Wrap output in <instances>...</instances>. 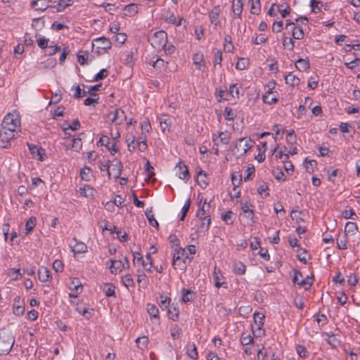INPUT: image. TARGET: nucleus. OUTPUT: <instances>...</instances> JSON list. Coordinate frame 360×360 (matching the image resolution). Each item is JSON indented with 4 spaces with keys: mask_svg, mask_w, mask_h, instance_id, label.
I'll list each match as a JSON object with an SVG mask.
<instances>
[{
    "mask_svg": "<svg viewBox=\"0 0 360 360\" xmlns=\"http://www.w3.org/2000/svg\"><path fill=\"white\" fill-rule=\"evenodd\" d=\"M316 165V162L314 160L305 159L304 162V167L308 173L314 172V168Z\"/></svg>",
    "mask_w": 360,
    "mask_h": 360,
    "instance_id": "nucleus-52",
    "label": "nucleus"
},
{
    "mask_svg": "<svg viewBox=\"0 0 360 360\" xmlns=\"http://www.w3.org/2000/svg\"><path fill=\"white\" fill-rule=\"evenodd\" d=\"M160 303H159L160 307L162 310L168 309L169 305H170L171 299L169 297H168L167 296L164 295H161L160 296Z\"/></svg>",
    "mask_w": 360,
    "mask_h": 360,
    "instance_id": "nucleus-48",
    "label": "nucleus"
},
{
    "mask_svg": "<svg viewBox=\"0 0 360 360\" xmlns=\"http://www.w3.org/2000/svg\"><path fill=\"white\" fill-rule=\"evenodd\" d=\"M328 337L326 339L327 342L333 347H338L340 345V340L338 339L337 336L334 334L326 333Z\"/></svg>",
    "mask_w": 360,
    "mask_h": 360,
    "instance_id": "nucleus-41",
    "label": "nucleus"
},
{
    "mask_svg": "<svg viewBox=\"0 0 360 360\" xmlns=\"http://www.w3.org/2000/svg\"><path fill=\"white\" fill-rule=\"evenodd\" d=\"M82 147V138L77 137L74 138L71 140V144L69 146V148L74 151H79Z\"/></svg>",
    "mask_w": 360,
    "mask_h": 360,
    "instance_id": "nucleus-38",
    "label": "nucleus"
},
{
    "mask_svg": "<svg viewBox=\"0 0 360 360\" xmlns=\"http://www.w3.org/2000/svg\"><path fill=\"white\" fill-rule=\"evenodd\" d=\"M160 126L162 132L166 133L170 131L171 120L167 115H162L159 117Z\"/></svg>",
    "mask_w": 360,
    "mask_h": 360,
    "instance_id": "nucleus-20",
    "label": "nucleus"
},
{
    "mask_svg": "<svg viewBox=\"0 0 360 360\" xmlns=\"http://www.w3.org/2000/svg\"><path fill=\"white\" fill-rule=\"evenodd\" d=\"M265 318V316L263 314L255 312L254 314V320L255 323L260 328L262 326L264 325V319Z\"/></svg>",
    "mask_w": 360,
    "mask_h": 360,
    "instance_id": "nucleus-63",
    "label": "nucleus"
},
{
    "mask_svg": "<svg viewBox=\"0 0 360 360\" xmlns=\"http://www.w3.org/2000/svg\"><path fill=\"white\" fill-rule=\"evenodd\" d=\"M233 271L237 275H243L246 271V266L242 262H235L233 264Z\"/></svg>",
    "mask_w": 360,
    "mask_h": 360,
    "instance_id": "nucleus-33",
    "label": "nucleus"
},
{
    "mask_svg": "<svg viewBox=\"0 0 360 360\" xmlns=\"http://www.w3.org/2000/svg\"><path fill=\"white\" fill-rule=\"evenodd\" d=\"M322 3L318 0H310V6L313 13H319L322 7Z\"/></svg>",
    "mask_w": 360,
    "mask_h": 360,
    "instance_id": "nucleus-58",
    "label": "nucleus"
},
{
    "mask_svg": "<svg viewBox=\"0 0 360 360\" xmlns=\"http://www.w3.org/2000/svg\"><path fill=\"white\" fill-rule=\"evenodd\" d=\"M296 352L300 357L302 359H306L309 356V352H307V349L300 345H297L295 347Z\"/></svg>",
    "mask_w": 360,
    "mask_h": 360,
    "instance_id": "nucleus-57",
    "label": "nucleus"
},
{
    "mask_svg": "<svg viewBox=\"0 0 360 360\" xmlns=\"http://www.w3.org/2000/svg\"><path fill=\"white\" fill-rule=\"evenodd\" d=\"M240 94L239 89L236 84L230 85L229 91L226 92V95H231L233 98H238Z\"/></svg>",
    "mask_w": 360,
    "mask_h": 360,
    "instance_id": "nucleus-56",
    "label": "nucleus"
},
{
    "mask_svg": "<svg viewBox=\"0 0 360 360\" xmlns=\"http://www.w3.org/2000/svg\"><path fill=\"white\" fill-rule=\"evenodd\" d=\"M312 279L307 276L306 278H302L300 279V283H298V285L300 287H303L305 290H308L311 288L312 285Z\"/></svg>",
    "mask_w": 360,
    "mask_h": 360,
    "instance_id": "nucleus-51",
    "label": "nucleus"
},
{
    "mask_svg": "<svg viewBox=\"0 0 360 360\" xmlns=\"http://www.w3.org/2000/svg\"><path fill=\"white\" fill-rule=\"evenodd\" d=\"M285 83L292 86H297L300 84V79L297 76L289 73L285 77Z\"/></svg>",
    "mask_w": 360,
    "mask_h": 360,
    "instance_id": "nucleus-36",
    "label": "nucleus"
},
{
    "mask_svg": "<svg viewBox=\"0 0 360 360\" xmlns=\"http://www.w3.org/2000/svg\"><path fill=\"white\" fill-rule=\"evenodd\" d=\"M210 208V202L204 201L203 205L199 209L196 213L197 217H205L210 215L209 211Z\"/></svg>",
    "mask_w": 360,
    "mask_h": 360,
    "instance_id": "nucleus-30",
    "label": "nucleus"
},
{
    "mask_svg": "<svg viewBox=\"0 0 360 360\" xmlns=\"http://www.w3.org/2000/svg\"><path fill=\"white\" fill-rule=\"evenodd\" d=\"M236 114L233 110L229 108L226 107L224 109V117L226 120L233 121L236 118Z\"/></svg>",
    "mask_w": 360,
    "mask_h": 360,
    "instance_id": "nucleus-60",
    "label": "nucleus"
},
{
    "mask_svg": "<svg viewBox=\"0 0 360 360\" xmlns=\"http://www.w3.org/2000/svg\"><path fill=\"white\" fill-rule=\"evenodd\" d=\"M201 220V224L200 228L202 230L207 231L210 229L211 224L210 215H207L205 217H198Z\"/></svg>",
    "mask_w": 360,
    "mask_h": 360,
    "instance_id": "nucleus-54",
    "label": "nucleus"
},
{
    "mask_svg": "<svg viewBox=\"0 0 360 360\" xmlns=\"http://www.w3.org/2000/svg\"><path fill=\"white\" fill-rule=\"evenodd\" d=\"M148 41L154 49L160 50L167 43V34L163 30L157 31L148 37Z\"/></svg>",
    "mask_w": 360,
    "mask_h": 360,
    "instance_id": "nucleus-3",
    "label": "nucleus"
},
{
    "mask_svg": "<svg viewBox=\"0 0 360 360\" xmlns=\"http://www.w3.org/2000/svg\"><path fill=\"white\" fill-rule=\"evenodd\" d=\"M141 264L146 271L151 272V268L153 267V260L150 253H147L146 255V260L143 259Z\"/></svg>",
    "mask_w": 360,
    "mask_h": 360,
    "instance_id": "nucleus-39",
    "label": "nucleus"
},
{
    "mask_svg": "<svg viewBox=\"0 0 360 360\" xmlns=\"http://www.w3.org/2000/svg\"><path fill=\"white\" fill-rule=\"evenodd\" d=\"M186 354L193 360H196L198 358L197 347L194 343L187 345Z\"/></svg>",
    "mask_w": 360,
    "mask_h": 360,
    "instance_id": "nucleus-34",
    "label": "nucleus"
},
{
    "mask_svg": "<svg viewBox=\"0 0 360 360\" xmlns=\"http://www.w3.org/2000/svg\"><path fill=\"white\" fill-rule=\"evenodd\" d=\"M37 219L34 217H30L25 224V234L28 235L35 227Z\"/></svg>",
    "mask_w": 360,
    "mask_h": 360,
    "instance_id": "nucleus-42",
    "label": "nucleus"
},
{
    "mask_svg": "<svg viewBox=\"0 0 360 360\" xmlns=\"http://www.w3.org/2000/svg\"><path fill=\"white\" fill-rule=\"evenodd\" d=\"M177 169V175L179 179L184 180L185 181H188L190 179V173L188 167L184 164V162L180 161L176 166Z\"/></svg>",
    "mask_w": 360,
    "mask_h": 360,
    "instance_id": "nucleus-12",
    "label": "nucleus"
},
{
    "mask_svg": "<svg viewBox=\"0 0 360 360\" xmlns=\"http://www.w3.org/2000/svg\"><path fill=\"white\" fill-rule=\"evenodd\" d=\"M126 141L127 142V147L129 151H134L139 148V141L136 139L133 134H128Z\"/></svg>",
    "mask_w": 360,
    "mask_h": 360,
    "instance_id": "nucleus-25",
    "label": "nucleus"
},
{
    "mask_svg": "<svg viewBox=\"0 0 360 360\" xmlns=\"http://www.w3.org/2000/svg\"><path fill=\"white\" fill-rule=\"evenodd\" d=\"M252 4H251V9L250 12L251 13L254 15H259L261 12V4L259 0H251Z\"/></svg>",
    "mask_w": 360,
    "mask_h": 360,
    "instance_id": "nucleus-53",
    "label": "nucleus"
},
{
    "mask_svg": "<svg viewBox=\"0 0 360 360\" xmlns=\"http://www.w3.org/2000/svg\"><path fill=\"white\" fill-rule=\"evenodd\" d=\"M50 0H34L31 2V7L35 11H44L49 6Z\"/></svg>",
    "mask_w": 360,
    "mask_h": 360,
    "instance_id": "nucleus-18",
    "label": "nucleus"
},
{
    "mask_svg": "<svg viewBox=\"0 0 360 360\" xmlns=\"http://www.w3.org/2000/svg\"><path fill=\"white\" fill-rule=\"evenodd\" d=\"M197 182L201 188H205L209 184V179L206 172L200 169L198 172Z\"/></svg>",
    "mask_w": 360,
    "mask_h": 360,
    "instance_id": "nucleus-24",
    "label": "nucleus"
},
{
    "mask_svg": "<svg viewBox=\"0 0 360 360\" xmlns=\"http://www.w3.org/2000/svg\"><path fill=\"white\" fill-rule=\"evenodd\" d=\"M275 85L276 83L274 82L269 83L268 91L262 96V101L264 103L269 105L277 103V93L272 91L275 88Z\"/></svg>",
    "mask_w": 360,
    "mask_h": 360,
    "instance_id": "nucleus-8",
    "label": "nucleus"
},
{
    "mask_svg": "<svg viewBox=\"0 0 360 360\" xmlns=\"http://www.w3.org/2000/svg\"><path fill=\"white\" fill-rule=\"evenodd\" d=\"M38 278L42 283L51 281L52 278L50 270L45 266H40L38 269Z\"/></svg>",
    "mask_w": 360,
    "mask_h": 360,
    "instance_id": "nucleus-17",
    "label": "nucleus"
},
{
    "mask_svg": "<svg viewBox=\"0 0 360 360\" xmlns=\"http://www.w3.org/2000/svg\"><path fill=\"white\" fill-rule=\"evenodd\" d=\"M77 193L81 197H85L87 198H93L96 193V190L88 184H84L83 186L79 187L77 189Z\"/></svg>",
    "mask_w": 360,
    "mask_h": 360,
    "instance_id": "nucleus-14",
    "label": "nucleus"
},
{
    "mask_svg": "<svg viewBox=\"0 0 360 360\" xmlns=\"http://www.w3.org/2000/svg\"><path fill=\"white\" fill-rule=\"evenodd\" d=\"M88 53L86 51H80L77 54V60L81 65L87 64Z\"/></svg>",
    "mask_w": 360,
    "mask_h": 360,
    "instance_id": "nucleus-62",
    "label": "nucleus"
},
{
    "mask_svg": "<svg viewBox=\"0 0 360 360\" xmlns=\"http://www.w3.org/2000/svg\"><path fill=\"white\" fill-rule=\"evenodd\" d=\"M15 343V338L11 332H0V355L8 354Z\"/></svg>",
    "mask_w": 360,
    "mask_h": 360,
    "instance_id": "nucleus-1",
    "label": "nucleus"
},
{
    "mask_svg": "<svg viewBox=\"0 0 360 360\" xmlns=\"http://www.w3.org/2000/svg\"><path fill=\"white\" fill-rule=\"evenodd\" d=\"M233 212L231 210H229L225 213L221 214V219L226 224L231 225L233 224Z\"/></svg>",
    "mask_w": 360,
    "mask_h": 360,
    "instance_id": "nucleus-37",
    "label": "nucleus"
},
{
    "mask_svg": "<svg viewBox=\"0 0 360 360\" xmlns=\"http://www.w3.org/2000/svg\"><path fill=\"white\" fill-rule=\"evenodd\" d=\"M292 30V37L295 39H302L304 37V31L302 27H297L296 25H293Z\"/></svg>",
    "mask_w": 360,
    "mask_h": 360,
    "instance_id": "nucleus-50",
    "label": "nucleus"
},
{
    "mask_svg": "<svg viewBox=\"0 0 360 360\" xmlns=\"http://www.w3.org/2000/svg\"><path fill=\"white\" fill-rule=\"evenodd\" d=\"M29 149L30 151V153L32 154V157L38 160L43 161L44 158L43 155H44V150L41 148L38 147L35 145H29Z\"/></svg>",
    "mask_w": 360,
    "mask_h": 360,
    "instance_id": "nucleus-19",
    "label": "nucleus"
},
{
    "mask_svg": "<svg viewBox=\"0 0 360 360\" xmlns=\"http://www.w3.org/2000/svg\"><path fill=\"white\" fill-rule=\"evenodd\" d=\"M80 176L82 179L89 181L91 177V169L90 168L85 167L80 170Z\"/></svg>",
    "mask_w": 360,
    "mask_h": 360,
    "instance_id": "nucleus-59",
    "label": "nucleus"
},
{
    "mask_svg": "<svg viewBox=\"0 0 360 360\" xmlns=\"http://www.w3.org/2000/svg\"><path fill=\"white\" fill-rule=\"evenodd\" d=\"M181 295V301L184 303L192 302L195 299V293L191 289L182 288Z\"/></svg>",
    "mask_w": 360,
    "mask_h": 360,
    "instance_id": "nucleus-26",
    "label": "nucleus"
},
{
    "mask_svg": "<svg viewBox=\"0 0 360 360\" xmlns=\"http://www.w3.org/2000/svg\"><path fill=\"white\" fill-rule=\"evenodd\" d=\"M124 11L127 16H134L139 11V6L136 4H130L124 6Z\"/></svg>",
    "mask_w": 360,
    "mask_h": 360,
    "instance_id": "nucleus-28",
    "label": "nucleus"
},
{
    "mask_svg": "<svg viewBox=\"0 0 360 360\" xmlns=\"http://www.w3.org/2000/svg\"><path fill=\"white\" fill-rule=\"evenodd\" d=\"M122 163L119 160H115V163L110 165L108 176H112L115 179L119 178L122 173Z\"/></svg>",
    "mask_w": 360,
    "mask_h": 360,
    "instance_id": "nucleus-15",
    "label": "nucleus"
},
{
    "mask_svg": "<svg viewBox=\"0 0 360 360\" xmlns=\"http://www.w3.org/2000/svg\"><path fill=\"white\" fill-rule=\"evenodd\" d=\"M221 10L219 6H214L209 13V18L211 23L217 28L221 26V21L219 20V15Z\"/></svg>",
    "mask_w": 360,
    "mask_h": 360,
    "instance_id": "nucleus-13",
    "label": "nucleus"
},
{
    "mask_svg": "<svg viewBox=\"0 0 360 360\" xmlns=\"http://www.w3.org/2000/svg\"><path fill=\"white\" fill-rule=\"evenodd\" d=\"M295 67L299 71H306L309 68V62L308 60L300 58L296 61Z\"/></svg>",
    "mask_w": 360,
    "mask_h": 360,
    "instance_id": "nucleus-35",
    "label": "nucleus"
},
{
    "mask_svg": "<svg viewBox=\"0 0 360 360\" xmlns=\"http://www.w3.org/2000/svg\"><path fill=\"white\" fill-rule=\"evenodd\" d=\"M283 45L286 49L292 51L295 47V42L291 38L284 37L283 39Z\"/></svg>",
    "mask_w": 360,
    "mask_h": 360,
    "instance_id": "nucleus-61",
    "label": "nucleus"
},
{
    "mask_svg": "<svg viewBox=\"0 0 360 360\" xmlns=\"http://www.w3.org/2000/svg\"><path fill=\"white\" fill-rule=\"evenodd\" d=\"M8 276L11 278L12 281H18L22 277L23 274L21 273L20 269L13 268L9 270Z\"/></svg>",
    "mask_w": 360,
    "mask_h": 360,
    "instance_id": "nucleus-45",
    "label": "nucleus"
},
{
    "mask_svg": "<svg viewBox=\"0 0 360 360\" xmlns=\"http://www.w3.org/2000/svg\"><path fill=\"white\" fill-rule=\"evenodd\" d=\"M73 4V0H59L57 5L51 7L56 8L58 12H61L67 7L72 6Z\"/></svg>",
    "mask_w": 360,
    "mask_h": 360,
    "instance_id": "nucleus-29",
    "label": "nucleus"
},
{
    "mask_svg": "<svg viewBox=\"0 0 360 360\" xmlns=\"http://www.w3.org/2000/svg\"><path fill=\"white\" fill-rule=\"evenodd\" d=\"M232 9L236 18H240L243 12L242 0L233 1L232 4Z\"/></svg>",
    "mask_w": 360,
    "mask_h": 360,
    "instance_id": "nucleus-27",
    "label": "nucleus"
},
{
    "mask_svg": "<svg viewBox=\"0 0 360 360\" xmlns=\"http://www.w3.org/2000/svg\"><path fill=\"white\" fill-rule=\"evenodd\" d=\"M107 121L110 124L120 125L124 123L126 120V115L124 110L121 108H114L106 115Z\"/></svg>",
    "mask_w": 360,
    "mask_h": 360,
    "instance_id": "nucleus-5",
    "label": "nucleus"
},
{
    "mask_svg": "<svg viewBox=\"0 0 360 360\" xmlns=\"http://www.w3.org/2000/svg\"><path fill=\"white\" fill-rule=\"evenodd\" d=\"M224 280L225 278L223 276L221 271L217 266H214L213 271V281L214 286L217 288H219L221 287L227 288L226 285H226Z\"/></svg>",
    "mask_w": 360,
    "mask_h": 360,
    "instance_id": "nucleus-11",
    "label": "nucleus"
},
{
    "mask_svg": "<svg viewBox=\"0 0 360 360\" xmlns=\"http://www.w3.org/2000/svg\"><path fill=\"white\" fill-rule=\"evenodd\" d=\"M167 312L169 319H171L174 321H176L179 320V310L177 306H173L172 309H168Z\"/></svg>",
    "mask_w": 360,
    "mask_h": 360,
    "instance_id": "nucleus-49",
    "label": "nucleus"
},
{
    "mask_svg": "<svg viewBox=\"0 0 360 360\" xmlns=\"http://www.w3.org/2000/svg\"><path fill=\"white\" fill-rule=\"evenodd\" d=\"M252 147V140L246 137L240 138L235 142L236 153L239 155H245Z\"/></svg>",
    "mask_w": 360,
    "mask_h": 360,
    "instance_id": "nucleus-7",
    "label": "nucleus"
},
{
    "mask_svg": "<svg viewBox=\"0 0 360 360\" xmlns=\"http://www.w3.org/2000/svg\"><path fill=\"white\" fill-rule=\"evenodd\" d=\"M70 289L79 294L82 292L83 286L77 279L74 278L70 284Z\"/></svg>",
    "mask_w": 360,
    "mask_h": 360,
    "instance_id": "nucleus-43",
    "label": "nucleus"
},
{
    "mask_svg": "<svg viewBox=\"0 0 360 360\" xmlns=\"http://www.w3.org/2000/svg\"><path fill=\"white\" fill-rule=\"evenodd\" d=\"M173 259H172V266L174 269L179 267L183 269L185 267V264L187 259L191 260L192 258H189L186 255L185 248L181 247H174L173 249Z\"/></svg>",
    "mask_w": 360,
    "mask_h": 360,
    "instance_id": "nucleus-2",
    "label": "nucleus"
},
{
    "mask_svg": "<svg viewBox=\"0 0 360 360\" xmlns=\"http://www.w3.org/2000/svg\"><path fill=\"white\" fill-rule=\"evenodd\" d=\"M1 126L19 132L20 131V120L18 115L16 113L7 114L3 120Z\"/></svg>",
    "mask_w": 360,
    "mask_h": 360,
    "instance_id": "nucleus-4",
    "label": "nucleus"
},
{
    "mask_svg": "<svg viewBox=\"0 0 360 360\" xmlns=\"http://www.w3.org/2000/svg\"><path fill=\"white\" fill-rule=\"evenodd\" d=\"M122 283L128 289L134 288V281L131 274H126L122 277Z\"/></svg>",
    "mask_w": 360,
    "mask_h": 360,
    "instance_id": "nucleus-40",
    "label": "nucleus"
},
{
    "mask_svg": "<svg viewBox=\"0 0 360 360\" xmlns=\"http://www.w3.org/2000/svg\"><path fill=\"white\" fill-rule=\"evenodd\" d=\"M193 60L196 67V69L201 71L202 72H204L205 69V63L204 61L203 53L200 52L195 53L193 57Z\"/></svg>",
    "mask_w": 360,
    "mask_h": 360,
    "instance_id": "nucleus-16",
    "label": "nucleus"
},
{
    "mask_svg": "<svg viewBox=\"0 0 360 360\" xmlns=\"http://www.w3.org/2000/svg\"><path fill=\"white\" fill-rule=\"evenodd\" d=\"M69 246L75 255L87 252L86 245L84 243L78 240L76 238H72Z\"/></svg>",
    "mask_w": 360,
    "mask_h": 360,
    "instance_id": "nucleus-10",
    "label": "nucleus"
},
{
    "mask_svg": "<svg viewBox=\"0 0 360 360\" xmlns=\"http://www.w3.org/2000/svg\"><path fill=\"white\" fill-rule=\"evenodd\" d=\"M94 41L99 44L98 48L104 50L105 52L110 49L112 47V43L110 40L105 37L96 38L94 39Z\"/></svg>",
    "mask_w": 360,
    "mask_h": 360,
    "instance_id": "nucleus-22",
    "label": "nucleus"
},
{
    "mask_svg": "<svg viewBox=\"0 0 360 360\" xmlns=\"http://www.w3.org/2000/svg\"><path fill=\"white\" fill-rule=\"evenodd\" d=\"M252 207L253 205L248 202H241V210L243 212V213L245 214V217L250 219L254 223L255 213Z\"/></svg>",
    "mask_w": 360,
    "mask_h": 360,
    "instance_id": "nucleus-21",
    "label": "nucleus"
},
{
    "mask_svg": "<svg viewBox=\"0 0 360 360\" xmlns=\"http://www.w3.org/2000/svg\"><path fill=\"white\" fill-rule=\"evenodd\" d=\"M108 75V70L106 69H102L94 76L93 81L96 82L102 80L107 77Z\"/></svg>",
    "mask_w": 360,
    "mask_h": 360,
    "instance_id": "nucleus-64",
    "label": "nucleus"
},
{
    "mask_svg": "<svg viewBox=\"0 0 360 360\" xmlns=\"http://www.w3.org/2000/svg\"><path fill=\"white\" fill-rule=\"evenodd\" d=\"M357 231L358 226L356 223L352 221H348L346 223L344 231L345 235H354Z\"/></svg>",
    "mask_w": 360,
    "mask_h": 360,
    "instance_id": "nucleus-32",
    "label": "nucleus"
},
{
    "mask_svg": "<svg viewBox=\"0 0 360 360\" xmlns=\"http://www.w3.org/2000/svg\"><path fill=\"white\" fill-rule=\"evenodd\" d=\"M18 132L10 129L8 128H4L1 126L0 130V146L1 148H7L10 144L11 140L14 139Z\"/></svg>",
    "mask_w": 360,
    "mask_h": 360,
    "instance_id": "nucleus-6",
    "label": "nucleus"
},
{
    "mask_svg": "<svg viewBox=\"0 0 360 360\" xmlns=\"http://www.w3.org/2000/svg\"><path fill=\"white\" fill-rule=\"evenodd\" d=\"M231 139V134L227 131L212 134V141L214 144L217 146H219V144L227 145L230 142Z\"/></svg>",
    "mask_w": 360,
    "mask_h": 360,
    "instance_id": "nucleus-9",
    "label": "nucleus"
},
{
    "mask_svg": "<svg viewBox=\"0 0 360 360\" xmlns=\"http://www.w3.org/2000/svg\"><path fill=\"white\" fill-rule=\"evenodd\" d=\"M147 311L151 318H159V309L155 304L148 303Z\"/></svg>",
    "mask_w": 360,
    "mask_h": 360,
    "instance_id": "nucleus-47",
    "label": "nucleus"
},
{
    "mask_svg": "<svg viewBox=\"0 0 360 360\" xmlns=\"http://www.w3.org/2000/svg\"><path fill=\"white\" fill-rule=\"evenodd\" d=\"M170 332H171V336L172 337V338L174 340H176V339L179 338L180 335L182 333V330L178 325L175 324L174 326H173L171 328Z\"/></svg>",
    "mask_w": 360,
    "mask_h": 360,
    "instance_id": "nucleus-55",
    "label": "nucleus"
},
{
    "mask_svg": "<svg viewBox=\"0 0 360 360\" xmlns=\"http://www.w3.org/2000/svg\"><path fill=\"white\" fill-rule=\"evenodd\" d=\"M234 47L233 43L231 41V37L229 34H226L224 37V50L227 53H231L233 51Z\"/></svg>",
    "mask_w": 360,
    "mask_h": 360,
    "instance_id": "nucleus-46",
    "label": "nucleus"
},
{
    "mask_svg": "<svg viewBox=\"0 0 360 360\" xmlns=\"http://www.w3.org/2000/svg\"><path fill=\"white\" fill-rule=\"evenodd\" d=\"M347 236L344 234L342 236H339L337 238V246L340 250H347Z\"/></svg>",
    "mask_w": 360,
    "mask_h": 360,
    "instance_id": "nucleus-44",
    "label": "nucleus"
},
{
    "mask_svg": "<svg viewBox=\"0 0 360 360\" xmlns=\"http://www.w3.org/2000/svg\"><path fill=\"white\" fill-rule=\"evenodd\" d=\"M111 265L110 266V270L112 274H116L118 271H121L125 268V264L121 260L110 259Z\"/></svg>",
    "mask_w": 360,
    "mask_h": 360,
    "instance_id": "nucleus-23",
    "label": "nucleus"
},
{
    "mask_svg": "<svg viewBox=\"0 0 360 360\" xmlns=\"http://www.w3.org/2000/svg\"><path fill=\"white\" fill-rule=\"evenodd\" d=\"M145 214H146V217H147V219L148 220L149 224L152 226H153L158 229L159 227V224H158V221L154 217L152 207L148 208L146 210Z\"/></svg>",
    "mask_w": 360,
    "mask_h": 360,
    "instance_id": "nucleus-31",
    "label": "nucleus"
}]
</instances>
